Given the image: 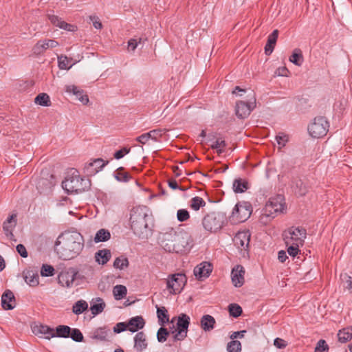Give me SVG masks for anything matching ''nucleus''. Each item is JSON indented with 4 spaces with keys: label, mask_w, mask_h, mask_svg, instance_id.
<instances>
[{
    "label": "nucleus",
    "mask_w": 352,
    "mask_h": 352,
    "mask_svg": "<svg viewBox=\"0 0 352 352\" xmlns=\"http://www.w3.org/2000/svg\"><path fill=\"white\" fill-rule=\"evenodd\" d=\"M227 351L228 352H241V344L238 340H232L228 343Z\"/></svg>",
    "instance_id": "3c124183"
},
{
    "label": "nucleus",
    "mask_w": 352,
    "mask_h": 352,
    "mask_svg": "<svg viewBox=\"0 0 352 352\" xmlns=\"http://www.w3.org/2000/svg\"><path fill=\"white\" fill-rule=\"evenodd\" d=\"M129 261L124 256L117 257L113 262V267L119 270H123L128 267Z\"/></svg>",
    "instance_id": "49530a36"
},
{
    "label": "nucleus",
    "mask_w": 352,
    "mask_h": 352,
    "mask_svg": "<svg viewBox=\"0 0 352 352\" xmlns=\"http://www.w3.org/2000/svg\"><path fill=\"white\" fill-rule=\"evenodd\" d=\"M245 270L242 265H238L231 272L232 282L234 287H240L244 283Z\"/></svg>",
    "instance_id": "a211bd4d"
},
{
    "label": "nucleus",
    "mask_w": 352,
    "mask_h": 352,
    "mask_svg": "<svg viewBox=\"0 0 352 352\" xmlns=\"http://www.w3.org/2000/svg\"><path fill=\"white\" fill-rule=\"evenodd\" d=\"M278 33L279 32L278 30H274L268 36L267 41L265 47V52L267 55H270L272 53L277 41Z\"/></svg>",
    "instance_id": "393cba45"
},
{
    "label": "nucleus",
    "mask_w": 352,
    "mask_h": 352,
    "mask_svg": "<svg viewBox=\"0 0 352 352\" xmlns=\"http://www.w3.org/2000/svg\"><path fill=\"white\" fill-rule=\"evenodd\" d=\"M16 214L10 215L3 224V230L6 236L10 239L14 236L12 232L16 224Z\"/></svg>",
    "instance_id": "5701e85b"
},
{
    "label": "nucleus",
    "mask_w": 352,
    "mask_h": 352,
    "mask_svg": "<svg viewBox=\"0 0 352 352\" xmlns=\"http://www.w3.org/2000/svg\"><path fill=\"white\" fill-rule=\"evenodd\" d=\"M216 320L210 315H204L200 320V326L204 331H210L214 328Z\"/></svg>",
    "instance_id": "a878e982"
},
{
    "label": "nucleus",
    "mask_w": 352,
    "mask_h": 352,
    "mask_svg": "<svg viewBox=\"0 0 352 352\" xmlns=\"http://www.w3.org/2000/svg\"><path fill=\"white\" fill-rule=\"evenodd\" d=\"M78 276V272L74 269H70L66 272H61L58 276V282L63 286L71 287Z\"/></svg>",
    "instance_id": "4468645a"
},
{
    "label": "nucleus",
    "mask_w": 352,
    "mask_h": 352,
    "mask_svg": "<svg viewBox=\"0 0 352 352\" xmlns=\"http://www.w3.org/2000/svg\"><path fill=\"white\" fill-rule=\"evenodd\" d=\"M329 127L327 120L323 116H318L308 126V131L313 138H320L327 134Z\"/></svg>",
    "instance_id": "6e6552de"
},
{
    "label": "nucleus",
    "mask_w": 352,
    "mask_h": 352,
    "mask_svg": "<svg viewBox=\"0 0 352 352\" xmlns=\"http://www.w3.org/2000/svg\"><path fill=\"white\" fill-rule=\"evenodd\" d=\"M54 185V182L52 180H49L47 178H40L36 183V188L43 193L48 190H50L52 186Z\"/></svg>",
    "instance_id": "2f4dec72"
},
{
    "label": "nucleus",
    "mask_w": 352,
    "mask_h": 352,
    "mask_svg": "<svg viewBox=\"0 0 352 352\" xmlns=\"http://www.w3.org/2000/svg\"><path fill=\"white\" fill-rule=\"evenodd\" d=\"M206 206V201L199 197H193L190 202V206L194 210H199L200 208Z\"/></svg>",
    "instance_id": "c03bdc74"
},
{
    "label": "nucleus",
    "mask_w": 352,
    "mask_h": 352,
    "mask_svg": "<svg viewBox=\"0 0 352 352\" xmlns=\"http://www.w3.org/2000/svg\"><path fill=\"white\" fill-rule=\"evenodd\" d=\"M226 146V143L224 140L218 138L214 144L211 146V148L213 149H217V153L221 154L223 153V150L221 148H224Z\"/></svg>",
    "instance_id": "6e6d98bb"
},
{
    "label": "nucleus",
    "mask_w": 352,
    "mask_h": 352,
    "mask_svg": "<svg viewBox=\"0 0 352 352\" xmlns=\"http://www.w3.org/2000/svg\"><path fill=\"white\" fill-rule=\"evenodd\" d=\"M226 223V217L222 212H212L207 214L202 220L204 229L210 232L221 230Z\"/></svg>",
    "instance_id": "39448f33"
},
{
    "label": "nucleus",
    "mask_w": 352,
    "mask_h": 352,
    "mask_svg": "<svg viewBox=\"0 0 352 352\" xmlns=\"http://www.w3.org/2000/svg\"><path fill=\"white\" fill-rule=\"evenodd\" d=\"M58 45V43L55 40L45 39L43 41H39L33 47V53L36 55H40L43 54L46 50L49 48H54Z\"/></svg>",
    "instance_id": "dca6fc26"
},
{
    "label": "nucleus",
    "mask_w": 352,
    "mask_h": 352,
    "mask_svg": "<svg viewBox=\"0 0 352 352\" xmlns=\"http://www.w3.org/2000/svg\"><path fill=\"white\" fill-rule=\"evenodd\" d=\"M126 287L122 285H117L113 287V293L116 300H120L126 295Z\"/></svg>",
    "instance_id": "79ce46f5"
},
{
    "label": "nucleus",
    "mask_w": 352,
    "mask_h": 352,
    "mask_svg": "<svg viewBox=\"0 0 352 352\" xmlns=\"http://www.w3.org/2000/svg\"><path fill=\"white\" fill-rule=\"evenodd\" d=\"M250 234L248 231L239 232L233 238L234 245L241 250H247L249 247Z\"/></svg>",
    "instance_id": "2eb2a0df"
},
{
    "label": "nucleus",
    "mask_w": 352,
    "mask_h": 352,
    "mask_svg": "<svg viewBox=\"0 0 352 352\" xmlns=\"http://www.w3.org/2000/svg\"><path fill=\"white\" fill-rule=\"evenodd\" d=\"M286 245L287 246V252L290 256L294 257L298 254L300 245L288 244Z\"/></svg>",
    "instance_id": "052dcab7"
},
{
    "label": "nucleus",
    "mask_w": 352,
    "mask_h": 352,
    "mask_svg": "<svg viewBox=\"0 0 352 352\" xmlns=\"http://www.w3.org/2000/svg\"><path fill=\"white\" fill-rule=\"evenodd\" d=\"M88 309V304L85 300H78L72 307L73 312L76 314L79 315L84 312L85 310Z\"/></svg>",
    "instance_id": "58836bf2"
},
{
    "label": "nucleus",
    "mask_w": 352,
    "mask_h": 352,
    "mask_svg": "<svg viewBox=\"0 0 352 352\" xmlns=\"http://www.w3.org/2000/svg\"><path fill=\"white\" fill-rule=\"evenodd\" d=\"M126 324L128 330L134 333L144 328L145 325V320L142 316H137L130 318Z\"/></svg>",
    "instance_id": "aec40b11"
},
{
    "label": "nucleus",
    "mask_w": 352,
    "mask_h": 352,
    "mask_svg": "<svg viewBox=\"0 0 352 352\" xmlns=\"http://www.w3.org/2000/svg\"><path fill=\"white\" fill-rule=\"evenodd\" d=\"M128 329L126 322H118L113 327V332L116 333H120L125 330Z\"/></svg>",
    "instance_id": "680f3d73"
},
{
    "label": "nucleus",
    "mask_w": 352,
    "mask_h": 352,
    "mask_svg": "<svg viewBox=\"0 0 352 352\" xmlns=\"http://www.w3.org/2000/svg\"><path fill=\"white\" fill-rule=\"evenodd\" d=\"M164 130L161 129H153L148 132V135L149 136V138L157 142V138L159 137H161L162 135Z\"/></svg>",
    "instance_id": "13d9d810"
},
{
    "label": "nucleus",
    "mask_w": 352,
    "mask_h": 352,
    "mask_svg": "<svg viewBox=\"0 0 352 352\" xmlns=\"http://www.w3.org/2000/svg\"><path fill=\"white\" fill-rule=\"evenodd\" d=\"M111 257V251L108 249L100 250L95 254L96 261L101 265L106 264L110 260Z\"/></svg>",
    "instance_id": "cd10ccee"
},
{
    "label": "nucleus",
    "mask_w": 352,
    "mask_h": 352,
    "mask_svg": "<svg viewBox=\"0 0 352 352\" xmlns=\"http://www.w3.org/2000/svg\"><path fill=\"white\" fill-rule=\"evenodd\" d=\"M55 250L63 260L76 257L84 248V239L77 231H65L55 242Z\"/></svg>",
    "instance_id": "f257e3e1"
},
{
    "label": "nucleus",
    "mask_w": 352,
    "mask_h": 352,
    "mask_svg": "<svg viewBox=\"0 0 352 352\" xmlns=\"http://www.w3.org/2000/svg\"><path fill=\"white\" fill-rule=\"evenodd\" d=\"M256 107V97L252 94L248 102L239 100L236 102L235 113L238 118L245 119L248 118Z\"/></svg>",
    "instance_id": "9d476101"
},
{
    "label": "nucleus",
    "mask_w": 352,
    "mask_h": 352,
    "mask_svg": "<svg viewBox=\"0 0 352 352\" xmlns=\"http://www.w3.org/2000/svg\"><path fill=\"white\" fill-rule=\"evenodd\" d=\"M72 328L67 325H58L56 327L54 337L68 338H69Z\"/></svg>",
    "instance_id": "473e14b6"
},
{
    "label": "nucleus",
    "mask_w": 352,
    "mask_h": 352,
    "mask_svg": "<svg viewBox=\"0 0 352 352\" xmlns=\"http://www.w3.org/2000/svg\"><path fill=\"white\" fill-rule=\"evenodd\" d=\"M106 305L101 298H96L91 301L90 310L94 316L98 315L102 313Z\"/></svg>",
    "instance_id": "bb28decb"
},
{
    "label": "nucleus",
    "mask_w": 352,
    "mask_h": 352,
    "mask_svg": "<svg viewBox=\"0 0 352 352\" xmlns=\"http://www.w3.org/2000/svg\"><path fill=\"white\" fill-rule=\"evenodd\" d=\"M274 345L278 349H283L287 346V342L282 338H276L274 340Z\"/></svg>",
    "instance_id": "0e129e2a"
},
{
    "label": "nucleus",
    "mask_w": 352,
    "mask_h": 352,
    "mask_svg": "<svg viewBox=\"0 0 352 352\" xmlns=\"http://www.w3.org/2000/svg\"><path fill=\"white\" fill-rule=\"evenodd\" d=\"M47 17L50 22L55 26H57L61 29L71 30L70 28L72 27V25L65 22L58 16L52 14H48Z\"/></svg>",
    "instance_id": "c85d7f7f"
},
{
    "label": "nucleus",
    "mask_w": 352,
    "mask_h": 352,
    "mask_svg": "<svg viewBox=\"0 0 352 352\" xmlns=\"http://www.w3.org/2000/svg\"><path fill=\"white\" fill-rule=\"evenodd\" d=\"M212 270V266L210 263L203 262L195 267L193 273L197 279L202 280L208 277Z\"/></svg>",
    "instance_id": "f3484780"
},
{
    "label": "nucleus",
    "mask_w": 352,
    "mask_h": 352,
    "mask_svg": "<svg viewBox=\"0 0 352 352\" xmlns=\"http://www.w3.org/2000/svg\"><path fill=\"white\" fill-rule=\"evenodd\" d=\"M283 197L281 195H278L276 197H272L265 204L263 210V215L267 217H274V214L278 212H283L284 209V204L283 203Z\"/></svg>",
    "instance_id": "9b49d317"
},
{
    "label": "nucleus",
    "mask_w": 352,
    "mask_h": 352,
    "mask_svg": "<svg viewBox=\"0 0 352 352\" xmlns=\"http://www.w3.org/2000/svg\"><path fill=\"white\" fill-rule=\"evenodd\" d=\"M340 279L343 282L344 289H348L352 293V277L346 274H342L340 275Z\"/></svg>",
    "instance_id": "8fccbe9b"
},
{
    "label": "nucleus",
    "mask_w": 352,
    "mask_h": 352,
    "mask_svg": "<svg viewBox=\"0 0 352 352\" xmlns=\"http://www.w3.org/2000/svg\"><path fill=\"white\" fill-rule=\"evenodd\" d=\"M129 223L133 233L141 239H147L152 232L153 217L148 207L138 206L130 210Z\"/></svg>",
    "instance_id": "f03ea898"
},
{
    "label": "nucleus",
    "mask_w": 352,
    "mask_h": 352,
    "mask_svg": "<svg viewBox=\"0 0 352 352\" xmlns=\"http://www.w3.org/2000/svg\"><path fill=\"white\" fill-rule=\"evenodd\" d=\"M190 236L184 230L161 232L158 236V243L166 252L182 253L189 245Z\"/></svg>",
    "instance_id": "7ed1b4c3"
},
{
    "label": "nucleus",
    "mask_w": 352,
    "mask_h": 352,
    "mask_svg": "<svg viewBox=\"0 0 352 352\" xmlns=\"http://www.w3.org/2000/svg\"><path fill=\"white\" fill-rule=\"evenodd\" d=\"M156 308L159 324L163 326L169 321L168 311L164 307L156 306Z\"/></svg>",
    "instance_id": "f704fd0d"
},
{
    "label": "nucleus",
    "mask_w": 352,
    "mask_h": 352,
    "mask_svg": "<svg viewBox=\"0 0 352 352\" xmlns=\"http://www.w3.org/2000/svg\"><path fill=\"white\" fill-rule=\"evenodd\" d=\"M25 281L30 286H36L38 284V275L31 271H28L24 276Z\"/></svg>",
    "instance_id": "ea45409f"
},
{
    "label": "nucleus",
    "mask_w": 352,
    "mask_h": 352,
    "mask_svg": "<svg viewBox=\"0 0 352 352\" xmlns=\"http://www.w3.org/2000/svg\"><path fill=\"white\" fill-rule=\"evenodd\" d=\"M276 140L277 142V144L280 146V147H283L288 142V136L284 133H278L276 136Z\"/></svg>",
    "instance_id": "bf43d9fd"
},
{
    "label": "nucleus",
    "mask_w": 352,
    "mask_h": 352,
    "mask_svg": "<svg viewBox=\"0 0 352 352\" xmlns=\"http://www.w3.org/2000/svg\"><path fill=\"white\" fill-rule=\"evenodd\" d=\"M34 102L43 107H49L51 104L50 97L45 93L39 94L35 98Z\"/></svg>",
    "instance_id": "37998d69"
},
{
    "label": "nucleus",
    "mask_w": 352,
    "mask_h": 352,
    "mask_svg": "<svg viewBox=\"0 0 352 352\" xmlns=\"http://www.w3.org/2000/svg\"><path fill=\"white\" fill-rule=\"evenodd\" d=\"M72 59H69L66 56L60 55L58 56V67L60 69H69L72 65H69V63Z\"/></svg>",
    "instance_id": "de8ad7c7"
},
{
    "label": "nucleus",
    "mask_w": 352,
    "mask_h": 352,
    "mask_svg": "<svg viewBox=\"0 0 352 352\" xmlns=\"http://www.w3.org/2000/svg\"><path fill=\"white\" fill-rule=\"evenodd\" d=\"M54 268L50 265L43 264L41 267V274L42 276H52L54 274Z\"/></svg>",
    "instance_id": "603ef678"
},
{
    "label": "nucleus",
    "mask_w": 352,
    "mask_h": 352,
    "mask_svg": "<svg viewBox=\"0 0 352 352\" xmlns=\"http://www.w3.org/2000/svg\"><path fill=\"white\" fill-rule=\"evenodd\" d=\"M114 177L116 179L120 182H128L132 177L126 172H124L123 167H119L115 172Z\"/></svg>",
    "instance_id": "c9c22d12"
},
{
    "label": "nucleus",
    "mask_w": 352,
    "mask_h": 352,
    "mask_svg": "<svg viewBox=\"0 0 352 352\" xmlns=\"http://www.w3.org/2000/svg\"><path fill=\"white\" fill-rule=\"evenodd\" d=\"M34 332L45 335V338L47 339L54 338V329L46 325H40L34 327Z\"/></svg>",
    "instance_id": "72a5a7b5"
},
{
    "label": "nucleus",
    "mask_w": 352,
    "mask_h": 352,
    "mask_svg": "<svg viewBox=\"0 0 352 352\" xmlns=\"http://www.w3.org/2000/svg\"><path fill=\"white\" fill-rule=\"evenodd\" d=\"M109 331L110 329H107L106 327L98 328L94 332L93 338L97 340L104 341L107 340V337Z\"/></svg>",
    "instance_id": "a19ab883"
},
{
    "label": "nucleus",
    "mask_w": 352,
    "mask_h": 352,
    "mask_svg": "<svg viewBox=\"0 0 352 352\" xmlns=\"http://www.w3.org/2000/svg\"><path fill=\"white\" fill-rule=\"evenodd\" d=\"M232 188L234 192L242 193L249 188V184L247 180L238 178L234 179Z\"/></svg>",
    "instance_id": "c756f323"
},
{
    "label": "nucleus",
    "mask_w": 352,
    "mask_h": 352,
    "mask_svg": "<svg viewBox=\"0 0 352 352\" xmlns=\"http://www.w3.org/2000/svg\"><path fill=\"white\" fill-rule=\"evenodd\" d=\"M138 46V39L131 38L128 41V49L131 51H134Z\"/></svg>",
    "instance_id": "774afa93"
},
{
    "label": "nucleus",
    "mask_w": 352,
    "mask_h": 352,
    "mask_svg": "<svg viewBox=\"0 0 352 352\" xmlns=\"http://www.w3.org/2000/svg\"><path fill=\"white\" fill-rule=\"evenodd\" d=\"M187 282V278L184 274L177 273L168 276L166 280V287L170 294L180 293Z\"/></svg>",
    "instance_id": "1a4fd4ad"
},
{
    "label": "nucleus",
    "mask_w": 352,
    "mask_h": 352,
    "mask_svg": "<svg viewBox=\"0 0 352 352\" xmlns=\"http://www.w3.org/2000/svg\"><path fill=\"white\" fill-rule=\"evenodd\" d=\"M108 161L106 162L101 158H98L92 162L85 164L84 167V173L87 176L95 175L97 173L100 171L107 164Z\"/></svg>",
    "instance_id": "ddd939ff"
},
{
    "label": "nucleus",
    "mask_w": 352,
    "mask_h": 352,
    "mask_svg": "<svg viewBox=\"0 0 352 352\" xmlns=\"http://www.w3.org/2000/svg\"><path fill=\"white\" fill-rule=\"evenodd\" d=\"M111 237V234L109 230L106 229L99 230L94 237V241L96 243L104 242L108 241Z\"/></svg>",
    "instance_id": "4c0bfd02"
},
{
    "label": "nucleus",
    "mask_w": 352,
    "mask_h": 352,
    "mask_svg": "<svg viewBox=\"0 0 352 352\" xmlns=\"http://www.w3.org/2000/svg\"><path fill=\"white\" fill-rule=\"evenodd\" d=\"M148 346L146 334L143 331L138 332L134 337V348L140 352L144 351Z\"/></svg>",
    "instance_id": "412c9836"
},
{
    "label": "nucleus",
    "mask_w": 352,
    "mask_h": 352,
    "mask_svg": "<svg viewBox=\"0 0 352 352\" xmlns=\"http://www.w3.org/2000/svg\"><path fill=\"white\" fill-rule=\"evenodd\" d=\"M190 318L186 314H181L177 318L176 328L173 326L174 331L172 332L173 340L174 342L184 340L188 333V329L190 324Z\"/></svg>",
    "instance_id": "0eeeda50"
},
{
    "label": "nucleus",
    "mask_w": 352,
    "mask_h": 352,
    "mask_svg": "<svg viewBox=\"0 0 352 352\" xmlns=\"http://www.w3.org/2000/svg\"><path fill=\"white\" fill-rule=\"evenodd\" d=\"M16 251L23 258H26L28 256V252L25 247L23 244H19L16 245Z\"/></svg>",
    "instance_id": "69168bd1"
},
{
    "label": "nucleus",
    "mask_w": 352,
    "mask_h": 352,
    "mask_svg": "<svg viewBox=\"0 0 352 352\" xmlns=\"http://www.w3.org/2000/svg\"><path fill=\"white\" fill-rule=\"evenodd\" d=\"M329 351V346L324 340H320L315 348V352H327Z\"/></svg>",
    "instance_id": "4d7b16f0"
},
{
    "label": "nucleus",
    "mask_w": 352,
    "mask_h": 352,
    "mask_svg": "<svg viewBox=\"0 0 352 352\" xmlns=\"http://www.w3.org/2000/svg\"><path fill=\"white\" fill-rule=\"evenodd\" d=\"M1 306L5 310H12L16 307V299L11 290L6 289L2 294Z\"/></svg>",
    "instance_id": "6ab92c4d"
},
{
    "label": "nucleus",
    "mask_w": 352,
    "mask_h": 352,
    "mask_svg": "<svg viewBox=\"0 0 352 352\" xmlns=\"http://www.w3.org/2000/svg\"><path fill=\"white\" fill-rule=\"evenodd\" d=\"M252 211V205L249 202H239L233 208L232 216L236 217L238 222H243L250 217Z\"/></svg>",
    "instance_id": "f8f14e48"
},
{
    "label": "nucleus",
    "mask_w": 352,
    "mask_h": 352,
    "mask_svg": "<svg viewBox=\"0 0 352 352\" xmlns=\"http://www.w3.org/2000/svg\"><path fill=\"white\" fill-rule=\"evenodd\" d=\"M229 314L234 318H238L242 314V308L236 303H232L228 306Z\"/></svg>",
    "instance_id": "a18cd8bd"
},
{
    "label": "nucleus",
    "mask_w": 352,
    "mask_h": 352,
    "mask_svg": "<svg viewBox=\"0 0 352 352\" xmlns=\"http://www.w3.org/2000/svg\"><path fill=\"white\" fill-rule=\"evenodd\" d=\"M306 230L300 227H291L284 231L283 237L286 245L294 244L302 245L306 238Z\"/></svg>",
    "instance_id": "423d86ee"
},
{
    "label": "nucleus",
    "mask_w": 352,
    "mask_h": 352,
    "mask_svg": "<svg viewBox=\"0 0 352 352\" xmlns=\"http://www.w3.org/2000/svg\"><path fill=\"white\" fill-rule=\"evenodd\" d=\"M289 60L297 66H300L303 63V56L300 49H295L289 57Z\"/></svg>",
    "instance_id": "e433bc0d"
},
{
    "label": "nucleus",
    "mask_w": 352,
    "mask_h": 352,
    "mask_svg": "<svg viewBox=\"0 0 352 352\" xmlns=\"http://www.w3.org/2000/svg\"><path fill=\"white\" fill-rule=\"evenodd\" d=\"M190 218L189 212L186 209H179L177 212V219L179 222L187 221Z\"/></svg>",
    "instance_id": "5fc2aeb1"
},
{
    "label": "nucleus",
    "mask_w": 352,
    "mask_h": 352,
    "mask_svg": "<svg viewBox=\"0 0 352 352\" xmlns=\"http://www.w3.org/2000/svg\"><path fill=\"white\" fill-rule=\"evenodd\" d=\"M168 186L173 190L179 189L182 191H184L186 188L182 186H179L176 180L171 179L168 181Z\"/></svg>",
    "instance_id": "338daca9"
},
{
    "label": "nucleus",
    "mask_w": 352,
    "mask_h": 352,
    "mask_svg": "<svg viewBox=\"0 0 352 352\" xmlns=\"http://www.w3.org/2000/svg\"><path fill=\"white\" fill-rule=\"evenodd\" d=\"M75 170L72 175H68L62 182L63 188L68 193H79L88 190L91 186L89 179L81 178Z\"/></svg>",
    "instance_id": "20e7f679"
},
{
    "label": "nucleus",
    "mask_w": 352,
    "mask_h": 352,
    "mask_svg": "<svg viewBox=\"0 0 352 352\" xmlns=\"http://www.w3.org/2000/svg\"><path fill=\"white\" fill-rule=\"evenodd\" d=\"M338 341L346 343L352 338V327H348L340 330L338 333Z\"/></svg>",
    "instance_id": "7c9ffc66"
},
{
    "label": "nucleus",
    "mask_w": 352,
    "mask_h": 352,
    "mask_svg": "<svg viewBox=\"0 0 352 352\" xmlns=\"http://www.w3.org/2000/svg\"><path fill=\"white\" fill-rule=\"evenodd\" d=\"M130 151V148L124 147L114 153V157L116 160H120L126 154H128Z\"/></svg>",
    "instance_id": "e2e57ef3"
},
{
    "label": "nucleus",
    "mask_w": 352,
    "mask_h": 352,
    "mask_svg": "<svg viewBox=\"0 0 352 352\" xmlns=\"http://www.w3.org/2000/svg\"><path fill=\"white\" fill-rule=\"evenodd\" d=\"M170 334V331L165 327H161L157 333V339L159 342H164L168 336Z\"/></svg>",
    "instance_id": "09e8293b"
},
{
    "label": "nucleus",
    "mask_w": 352,
    "mask_h": 352,
    "mask_svg": "<svg viewBox=\"0 0 352 352\" xmlns=\"http://www.w3.org/2000/svg\"><path fill=\"white\" fill-rule=\"evenodd\" d=\"M291 188L294 193L298 196H303L307 192V186L298 178H294L292 180Z\"/></svg>",
    "instance_id": "b1692460"
},
{
    "label": "nucleus",
    "mask_w": 352,
    "mask_h": 352,
    "mask_svg": "<svg viewBox=\"0 0 352 352\" xmlns=\"http://www.w3.org/2000/svg\"><path fill=\"white\" fill-rule=\"evenodd\" d=\"M65 91L68 93H72L83 104L89 102V98L87 94H83V91L74 85H67Z\"/></svg>",
    "instance_id": "4be33fe9"
},
{
    "label": "nucleus",
    "mask_w": 352,
    "mask_h": 352,
    "mask_svg": "<svg viewBox=\"0 0 352 352\" xmlns=\"http://www.w3.org/2000/svg\"><path fill=\"white\" fill-rule=\"evenodd\" d=\"M70 335L71 336H69V338H71L75 342H80L83 341V335L78 329H72Z\"/></svg>",
    "instance_id": "864d4df0"
}]
</instances>
